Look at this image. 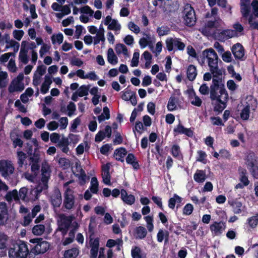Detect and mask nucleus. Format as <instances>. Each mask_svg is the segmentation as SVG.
I'll use <instances>...</instances> for the list:
<instances>
[{
  "instance_id": "9",
  "label": "nucleus",
  "mask_w": 258,
  "mask_h": 258,
  "mask_svg": "<svg viewBox=\"0 0 258 258\" xmlns=\"http://www.w3.org/2000/svg\"><path fill=\"white\" fill-rule=\"evenodd\" d=\"M183 19L185 24L188 26H192L196 21L195 12L189 4H186L183 11Z\"/></svg>"
},
{
  "instance_id": "29",
  "label": "nucleus",
  "mask_w": 258,
  "mask_h": 258,
  "mask_svg": "<svg viewBox=\"0 0 258 258\" xmlns=\"http://www.w3.org/2000/svg\"><path fill=\"white\" fill-rule=\"evenodd\" d=\"M107 60L113 64L115 65L118 62V58L115 54L112 48H109L107 51Z\"/></svg>"
},
{
  "instance_id": "32",
  "label": "nucleus",
  "mask_w": 258,
  "mask_h": 258,
  "mask_svg": "<svg viewBox=\"0 0 258 258\" xmlns=\"http://www.w3.org/2000/svg\"><path fill=\"white\" fill-rule=\"evenodd\" d=\"M105 40L104 29L103 28H100L99 30L97 32L96 36L94 37V44L96 45L98 44L100 41L104 42Z\"/></svg>"
},
{
  "instance_id": "3",
  "label": "nucleus",
  "mask_w": 258,
  "mask_h": 258,
  "mask_svg": "<svg viewBox=\"0 0 258 258\" xmlns=\"http://www.w3.org/2000/svg\"><path fill=\"white\" fill-rule=\"evenodd\" d=\"M213 84L210 87V98L219 102H227L228 94L221 79H213Z\"/></svg>"
},
{
  "instance_id": "34",
  "label": "nucleus",
  "mask_w": 258,
  "mask_h": 258,
  "mask_svg": "<svg viewBox=\"0 0 258 258\" xmlns=\"http://www.w3.org/2000/svg\"><path fill=\"white\" fill-rule=\"evenodd\" d=\"M168 232L162 229H160L157 235V240L159 242H162L164 239H165V242H167L168 240Z\"/></svg>"
},
{
  "instance_id": "31",
  "label": "nucleus",
  "mask_w": 258,
  "mask_h": 258,
  "mask_svg": "<svg viewBox=\"0 0 258 258\" xmlns=\"http://www.w3.org/2000/svg\"><path fill=\"white\" fill-rule=\"evenodd\" d=\"M197 75V69L194 65H190L187 69V77L190 81H193Z\"/></svg>"
},
{
  "instance_id": "4",
  "label": "nucleus",
  "mask_w": 258,
  "mask_h": 258,
  "mask_svg": "<svg viewBox=\"0 0 258 258\" xmlns=\"http://www.w3.org/2000/svg\"><path fill=\"white\" fill-rule=\"evenodd\" d=\"M8 253L10 258H26L27 256L31 257L27 243L21 240L12 244Z\"/></svg>"
},
{
  "instance_id": "53",
  "label": "nucleus",
  "mask_w": 258,
  "mask_h": 258,
  "mask_svg": "<svg viewBox=\"0 0 258 258\" xmlns=\"http://www.w3.org/2000/svg\"><path fill=\"white\" fill-rule=\"evenodd\" d=\"M170 31V29L167 26H161L157 29V32L160 36L167 35Z\"/></svg>"
},
{
  "instance_id": "27",
  "label": "nucleus",
  "mask_w": 258,
  "mask_h": 258,
  "mask_svg": "<svg viewBox=\"0 0 258 258\" xmlns=\"http://www.w3.org/2000/svg\"><path fill=\"white\" fill-rule=\"evenodd\" d=\"M195 180L199 183L203 182L207 178V176L205 171L198 170L194 176Z\"/></svg>"
},
{
  "instance_id": "22",
  "label": "nucleus",
  "mask_w": 258,
  "mask_h": 258,
  "mask_svg": "<svg viewBox=\"0 0 258 258\" xmlns=\"http://www.w3.org/2000/svg\"><path fill=\"white\" fill-rule=\"evenodd\" d=\"M122 200L127 205H133L135 202V198L133 195H128L124 189H121L120 191Z\"/></svg>"
},
{
  "instance_id": "7",
  "label": "nucleus",
  "mask_w": 258,
  "mask_h": 258,
  "mask_svg": "<svg viewBox=\"0 0 258 258\" xmlns=\"http://www.w3.org/2000/svg\"><path fill=\"white\" fill-rule=\"evenodd\" d=\"M41 171V182L36 187L35 192L37 194H39L43 190H46L48 188V181L50 179L51 173L50 166L48 163L42 164Z\"/></svg>"
},
{
  "instance_id": "10",
  "label": "nucleus",
  "mask_w": 258,
  "mask_h": 258,
  "mask_svg": "<svg viewBox=\"0 0 258 258\" xmlns=\"http://www.w3.org/2000/svg\"><path fill=\"white\" fill-rule=\"evenodd\" d=\"M29 161L32 172L37 174L40 167V153L39 148L34 149L33 153L29 156Z\"/></svg>"
},
{
  "instance_id": "11",
  "label": "nucleus",
  "mask_w": 258,
  "mask_h": 258,
  "mask_svg": "<svg viewBox=\"0 0 258 258\" xmlns=\"http://www.w3.org/2000/svg\"><path fill=\"white\" fill-rule=\"evenodd\" d=\"M104 24L107 26V29L114 32L115 34H118L121 29V25L118 21L112 19L111 16H106L104 20Z\"/></svg>"
},
{
  "instance_id": "17",
  "label": "nucleus",
  "mask_w": 258,
  "mask_h": 258,
  "mask_svg": "<svg viewBox=\"0 0 258 258\" xmlns=\"http://www.w3.org/2000/svg\"><path fill=\"white\" fill-rule=\"evenodd\" d=\"M226 224L222 221H215L211 224L210 229L215 235H220L225 229Z\"/></svg>"
},
{
  "instance_id": "14",
  "label": "nucleus",
  "mask_w": 258,
  "mask_h": 258,
  "mask_svg": "<svg viewBox=\"0 0 258 258\" xmlns=\"http://www.w3.org/2000/svg\"><path fill=\"white\" fill-rule=\"evenodd\" d=\"M166 44L167 49L171 51L174 46L179 50H183L185 48V44L181 41L180 39L177 38H169L166 39Z\"/></svg>"
},
{
  "instance_id": "58",
  "label": "nucleus",
  "mask_w": 258,
  "mask_h": 258,
  "mask_svg": "<svg viewBox=\"0 0 258 258\" xmlns=\"http://www.w3.org/2000/svg\"><path fill=\"white\" fill-rule=\"evenodd\" d=\"M26 52H23V50H20L19 55V60L24 64H27L28 62L29 59Z\"/></svg>"
},
{
  "instance_id": "38",
  "label": "nucleus",
  "mask_w": 258,
  "mask_h": 258,
  "mask_svg": "<svg viewBox=\"0 0 258 258\" xmlns=\"http://www.w3.org/2000/svg\"><path fill=\"white\" fill-rule=\"evenodd\" d=\"M45 231V226L43 224H37L32 228V233L35 235H41Z\"/></svg>"
},
{
  "instance_id": "59",
  "label": "nucleus",
  "mask_w": 258,
  "mask_h": 258,
  "mask_svg": "<svg viewBox=\"0 0 258 258\" xmlns=\"http://www.w3.org/2000/svg\"><path fill=\"white\" fill-rule=\"evenodd\" d=\"M24 34V32L22 30H15L13 32L14 37L18 41L21 40Z\"/></svg>"
},
{
  "instance_id": "36",
  "label": "nucleus",
  "mask_w": 258,
  "mask_h": 258,
  "mask_svg": "<svg viewBox=\"0 0 258 258\" xmlns=\"http://www.w3.org/2000/svg\"><path fill=\"white\" fill-rule=\"evenodd\" d=\"M115 50L117 54H123L125 56H128V51L126 47L123 44H117L116 45Z\"/></svg>"
},
{
  "instance_id": "5",
  "label": "nucleus",
  "mask_w": 258,
  "mask_h": 258,
  "mask_svg": "<svg viewBox=\"0 0 258 258\" xmlns=\"http://www.w3.org/2000/svg\"><path fill=\"white\" fill-rule=\"evenodd\" d=\"M30 257H34L39 254L46 252L49 249V244L47 241H44L42 238H35L30 239Z\"/></svg>"
},
{
  "instance_id": "35",
  "label": "nucleus",
  "mask_w": 258,
  "mask_h": 258,
  "mask_svg": "<svg viewBox=\"0 0 258 258\" xmlns=\"http://www.w3.org/2000/svg\"><path fill=\"white\" fill-rule=\"evenodd\" d=\"M79 254V250L76 248H72L66 250L63 258H76Z\"/></svg>"
},
{
  "instance_id": "43",
  "label": "nucleus",
  "mask_w": 258,
  "mask_h": 258,
  "mask_svg": "<svg viewBox=\"0 0 258 258\" xmlns=\"http://www.w3.org/2000/svg\"><path fill=\"white\" fill-rule=\"evenodd\" d=\"M221 34L223 36V38L225 39H229L232 37H237L236 32L231 29L223 30L221 32Z\"/></svg>"
},
{
  "instance_id": "62",
  "label": "nucleus",
  "mask_w": 258,
  "mask_h": 258,
  "mask_svg": "<svg viewBox=\"0 0 258 258\" xmlns=\"http://www.w3.org/2000/svg\"><path fill=\"white\" fill-rule=\"evenodd\" d=\"M94 11L88 6L82 7V14L92 16Z\"/></svg>"
},
{
  "instance_id": "6",
  "label": "nucleus",
  "mask_w": 258,
  "mask_h": 258,
  "mask_svg": "<svg viewBox=\"0 0 258 258\" xmlns=\"http://www.w3.org/2000/svg\"><path fill=\"white\" fill-rule=\"evenodd\" d=\"M218 9L217 8H213L211 9V11L210 13L208 12L206 14V18H212L213 17L215 19L214 21H209L206 24L204 28H202V32L206 35L209 34L210 32L209 29L215 28H218L222 26L224 24L221 18L217 16L218 15Z\"/></svg>"
},
{
  "instance_id": "61",
  "label": "nucleus",
  "mask_w": 258,
  "mask_h": 258,
  "mask_svg": "<svg viewBox=\"0 0 258 258\" xmlns=\"http://www.w3.org/2000/svg\"><path fill=\"white\" fill-rule=\"evenodd\" d=\"M28 193V188L23 187L20 189L19 192V195L20 199L23 201H25L27 198V195Z\"/></svg>"
},
{
  "instance_id": "48",
  "label": "nucleus",
  "mask_w": 258,
  "mask_h": 258,
  "mask_svg": "<svg viewBox=\"0 0 258 258\" xmlns=\"http://www.w3.org/2000/svg\"><path fill=\"white\" fill-rule=\"evenodd\" d=\"M12 199L15 201L19 200L20 199L19 192L16 189H14L11 192H9L7 196L8 201L12 200Z\"/></svg>"
},
{
  "instance_id": "20",
  "label": "nucleus",
  "mask_w": 258,
  "mask_h": 258,
  "mask_svg": "<svg viewBox=\"0 0 258 258\" xmlns=\"http://www.w3.org/2000/svg\"><path fill=\"white\" fill-rule=\"evenodd\" d=\"M232 52L237 59H242L244 55V49L241 44L238 43L234 44L232 48Z\"/></svg>"
},
{
  "instance_id": "1",
  "label": "nucleus",
  "mask_w": 258,
  "mask_h": 258,
  "mask_svg": "<svg viewBox=\"0 0 258 258\" xmlns=\"http://www.w3.org/2000/svg\"><path fill=\"white\" fill-rule=\"evenodd\" d=\"M202 63L206 62L213 79H220L219 77L222 76L224 70L219 67V57L213 48L206 49L202 52Z\"/></svg>"
},
{
  "instance_id": "40",
  "label": "nucleus",
  "mask_w": 258,
  "mask_h": 258,
  "mask_svg": "<svg viewBox=\"0 0 258 258\" xmlns=\"http://www.w3.org/2000/svg\"><path fill=\"white\" fill-rule=\"evenodd\" d=\"M126 161L128 164H131L134 168L137 169L139 168V165L136 161V159L135 156L133 154H128L126 158Z\"/></svg>"
},
{
  "instance_id": "15",
  "label": "nucleus",
  "mask_w": 258,
  "mask_h": 258,
  "mask_svg": "<svg viewBox=\"0 0 258 258\" xmlns=\"http://www.w3.org/2000/svg\"><path fill=\"white\" fill-rule=\"evenodd\" d=\"M14 171V167L11 161L8 160L0 161V172L4 177H7L12 174Z\"/></svg>"
},
{
  "instance_id": "46",
  "label": "nucleus",
  "mask_w": 258,
  "mask_h": 258,
  "mask_svg": "<svg viewBox=\"0 0 258 258\" xmlns=\"http://www.w3.org/2000/svg\"><path fill=\"white\" fill-rule=\"evenodd\" d=\"M131 254L133 258H142V250L138 246L132 248Z\"/></svg>"
},
{
  "instance_id": "47",
  "label": "nucleus",
  "mask_w": 258,
  "mask_h": 258,
  "mask_svg": "<svg viewBox=\"0 0 258 258\" xmlns=\"http://www.w3.org/2000/svg\"><path fill=\"white\" fill-rule=\"evenodd\" d=\"M82 79H89L95 81L98 79V77L94 72H91L85 74L84 72L82 70Z\"/></svg>"
},
{
  "instance_id": "13",
  "label": "nucleus",
  "mask_w": 258,
  "mask_h": 258,
  "mask_svg": "<svg viewBox=\"0 0 258 258\" xmlns=\"http://www.w3.org/2000/svg\"><path fill=\"white\" fill-rule=\"evenodd\" d=\"M75 204V198L72 190L68 188L64 194V199L62 208L71 210Z\"/></svg>"
},
{
  "instance_id": "21",
  "label": "nucleus",
  "mask_w": 258,
  "mask_h": 258,
  "mask_svg": "<svg viewBox=\"0 0 258 258\" xmlns=\"http://www.w3.org/2000/svg\"><path fill=\"white\" fill-rule=\"evenodd\" d=\"M51 203L54 207H59L61 203V195L59 190H57L51 197Z\"/></svg>"
},
{
  "instance_id": "18",
  "label": "nucleus",
  "mask_w": 258,
  "mask_h": 258,
  "mask_svg": "<svg viewBox=\"0 0 258 258\" xmlns=\"http://www.w3.org/2000/svg\"><path fill=\"white\" fill-rule=\"evenodd\" d=\"M110 164L107 163L103 165L102 166V173L101 176L102 178V181L106 185H110V175L109 174Z\"/></svg>"
},
{
  "instance_id": "12",
  "label": "nucleus",
  "mask_w": 258,
  "mask_h": 258,
  "mask_svg": "<svg viewBox=\"0 0 258 258\" xmlns=\"http://www.w3.org/2000/svg\"><path fill=\"white\" fill-rule=\"evenodd\" d=\"M257 106L256 99L252 98L247 103V105L242 109L240 113V117L243 120H248L250 115V110L255 111Z\"/></svg>"
},
{
  "instance_id": "57",
  "label": "nucleus",
  "mask_w": 258,
  "mask_h": 258,
  "mask_svg": "<svg viewBox=\"0 0 258 258\" xmlns=\"http://www.w3.org/2000/svg\"><path fill=\"white\" fill-rule=\"evenodd\" d=\"M193 210V206L191 204H187L183 209V214L185 215H189L191 214Z\"/></svg>"
},
{
  "instance_id": "45",
  "label": "nucleus",
  "mask_w": 258,
  "mask_h": 258,
  "mask_svg": "<svg viewBox=\"0 0 258 258\" xmlns=\"http://www.w3.org/2000/svg\"><path fill=\"white\" fill-rule=\"evenodd\" d=\"M190 99L191 103L194 105L199 107L202 104V100L195 94H194L193 95H190Z\"/></svg>"
},
{
  "instance_id": "28",
  "label": "nucleus",
  "mask_w": 258,
  "mask_h": 258,
  "mask_svg": "<svg viewBox=\"0 0 258 258\" xmlns=\"http://www.w3.org/2000/svg\"><path fill=\"white\" fill-rule=\"evenodd\" d=\"M144 35L145 37L141 38L139 40V44L141 48H144L147 45H149V47L151 49H153V46L150 45L149 43L151 41V36L149 34L144 33Z\"/></svg>"
},
{
  "instance_id": "54",
  "label": "nucleus",
  "mask_w": 258,
  "mask_h": 258,
  "mask_svg": "<svg viewBox=\"0 0 258 258\" xmlns=\"http://www.w3.org/2000/svg\"><path fill=\"white\" fill-rule=\"evenodd\" d=\"M7 240L8 236L4 233L0 232V249H4L6 247Z\"/></svg>"
},
{
  "instance_id": "19",
  "label": "nucleus",
  "mask_w": 258,
  "mask_h": 258,
  "mask_svg": "<svg viewBox=\"0 0 258 258\" xmlns=\"http://www.w3.org/2000/svg\"><path fill=\"white\" fill-rule=\"evenodd\" d=\"M8 210L6 203H0V226L4 225L8 219Z\"/></svg>"
},
{
  "instance_id": "50",
  "label": "nucleus",
  "mask_w": 258,
  "mask_h": 258,
  "mask_svg": "<svg viewBox=\"0 0 258 258\" xmlns=\"http://www.w3.org/2000/svg\"><path fill=\"white\" fill-rule=\"evenodd\" d=\"M233 30L235 31L237 35V37L242 35L243 31V26L239 23H236L233 25Z\"/></svg>"
},
{
  "instance_id": "49",
  "label": "nucleus",
  "mask_w": 258,
  "mask_h": 258,
  "mask_svg": "<svg viewBox=\"0 0 258 258\" xmlns=\"http://www.w3.org/2000/svg\"><path fill=\"white\" fill-rule=\"evenodd\" d=\"M240 181L243 183L244 186L248 185L249 181L246 176V171L245 170H242L240 173Z\"/></svg>"
},
{
  "instance_id": "41",
  "label": "nucleus",
  "mask_w": 258,
  "mask_h": 258,
  "mask_svg": "<svg viewBox=\"0 0 258 258\" xmlns=\"http://www.w3.org/2000/svg\"><path fill=\"white\" fill-rule=\"evenodd\" d=\"M182 199L181 197L174 194L173 197L170 198L168 201V207L172 209H173L175 207L176 203H181Z\"/></svg>"
},
{
  "instance_id": "51",
  "label": "nucleus",
  "mask_w": 258,
  "mask_h": 258,
  "mask_svg": "<svg viewBox=\"0 0 258 258\" xmlns=\"http://www.w3.org/2000/svg\"><path fill=\"white\" fill-rule=\"evenodd\" d=\"M63 39V36L62 33H58L56 36L55 35H53L51 36V41L52 43L54 44L56 43V41L59 44H60L62 43Z\"/></svg>"
},
{
  "instance_id": "23",
  "label": "nucleus",
  "mask_w": 258,
  "mask_h": 258,
  "mask_svg": "<svg viewBox=\"0 0 258 258\" xmlns=\"http://www.w3.org/2000/svg\"><path fill=\"white\" fill-rule=\"evenodd\" d=\"M13 86L11 85L9 88L8 90L10 93H13L15 92H21L25 88L24 84L23 82L13 81Z\"/></svg>"
},
{
  "instance_id": "16",
  "label": "nucleus",
  "mask_w": 258,
  "mask_h": 258,
  "mask_svg": "<svg viewBox=\"0 0 258 258\" xmlns=\"http://www.w3.org/2000/svg\"><path fill=\"white\" fill-rule=\"evenodd\" d=\"M74 217L73 216H63L61 218V223L59 225L60 230L63 234L67 233L70 228L72 227Z\"/></svg>"
},
{
  "instance_id": "24",
  "label": "nucleus",
  "mask_w": 258,
  "mask_h": 258,
  "mask_svg": "<svg viewBox=\"0 0 258 258\" xmlns=\"http://www.w3.org/2000/svg\"><path fill=\"white\" fill-rule=\"evenodd\" d=\"M147 234L146 228L143 226H139L135 229L134 235L137 239H143Z\"/></svg>"
},
{
  "instance_id": "44",
  "label": "nucleus",
  "mask_w": 258,
  "mask_h": 258,
  "mask_svg": "<svg viewBox=\"0 0 258 258\" xmlns=\"http://www.w3.org/2000/svg\"><path fill=\"white\" fill-rule=\"evenodd\" d=\"M17 155L18 159V163L19 167H22L24 164V161L27 158L26 154L24 153L23 151H19L17 152Z\"/></svg>"
},
{
  "instance_id": "8",
  "label": "nucleus",
  "mask_w": 258,
  "mask_h": 258,
  "mask_svg": "<svg viewBox=\"0 0 258 258\" xmlns=\"http://www.w3.org/2000/svg\"><path fill=\"white\" fill-rule=\"evenodd\" d=\"M58 165L63 169H68L71 166L72 172L78 177L79 182L81 183V165L79 162L75 163V166L73 164L71 165L70 161L66 158H60L58 160Z\"/></svg>"
},
{
  "instance_id": "25",
  "label": "nucleus",
  "mask_w": 258,
  "mask_h": 258,
  "mask_svg": "<svg viewBox=\"0 0 258 258\" xmlns=\"http://www.w3.org/2000/svg\"><path fill=\"white\" fill-rule=\"evenodd\" d=\"M247 166L249 167V170L254 178H258V165L256 163V161L252 160L247 162Z\"/></svg>"
},
{
  "instance_id": "2",
  "label": "nucleus",
  "mask_w": 258,
  "mask_h": 258,
  "mask_svg": "<svg viewBox=\"0 0 258 258\" xmlns=\"http://www.w3.org/2000/svg\"><path fill=\"white\" fill-rule=\"evenodd\" d=\"M240 12L242 17L247 19L249 24L254 28H258V23L254 21V18H258V0H240Z\"/></svg>"
},
{
  "instance_id": "37",
  "label": "nucleus",
  "mask_w": 258,
  "mask_h": 258,
  "mask_svg": "<svg viewBox=\"0 0 258 258\" xmlns=\"http://www.w3.org/2000/svg\"><path fill=\"white\" fill-rule=\"evenodd\" d=\"M247 223L250 228H255L258 225V214L248 218L247 219Z\"/></svg>"
},
{
  "instance_id": "60",
  "label": "nucleus",
  "mask_w": 258,
  "mask_h": 258,
  "mask_svg": "<svg viewBox=\"0 0 258 258\" xmlns=\"http://www.w3.org/2000/svg\"><path fill=\"white\" fill-rule=\"evenodd\" d=\"M78 227L79 225L78 223H77L76 221H74L72 224V227L71 228L72 229L69 233V236L74 239L76 230L78 229Z\"/></svg>"
},
{
  "instance_id": "26",
  "label": "nucleus",
  "mask_w": 258,
  "mask_h": 258,
  "mask_svg": "<svg viewBox=\"0 0 258 258\" xmlns=\"http://www.w3.org/2000/svg\"><path fill=\"white\" fill-rule=\"evenodd\" d=\"M127 151L125 148H120L115 150L114 156L117 160L124 161V157L126 155Z\"/></svg>"
},
{
  "instance_id": "42",
  "label": "nucleus",
  "mask_w": 258,
  "mask_h": 258,
  "mask_svg": "<svg viewBox=\"0 0 258 258\" xmlns=\"http://www.w3.org/2000/svg\"><path fill=\"white\" fill-rule=\"evenodd\" d=\"M98 181L96 177L92 178L91 180V186L90 189L91 191L93 194H97L98 190Z\"/></svg>"
},
{
  "instance_id": "63",
  "label": "nucleus",
  "mask_w": 258,
  "mask_h": 258,
  "mask_svg": "<svg viewBox=\"0 0 258 258\" xmlns=\"http://www.w3.org/2000/svg\"><path fill=\"white\" fill-rule=\"evenodd\" d=\"M134 92L131 90H126L124 92H122V94L121 96V98L123 100L125 101H129V99H131V97L133 95Z\"/></svg>"
},
{
  "instance_id": "39",
  "label": "nucleus",
  "mask_w": 258,
  "mask_h": 258,
  "mask_svg": "<svg viewBox=\"0 0 258 258\" xmlns=\"http://www.w3.org/2000/svg\"><path fill=\"white\" fill-rule=\"evenodd\" d=\"M110 118V111L109 108L105 106L103 108V113L98 116V120L99 122L108 119Z\"/></svg>"
},
{
  "instance_id": "55",
  "label": "nucleus",
  "mask_w": 258,
  "mask_h": 258,
  "mask_svg": "<svg viewBox=\"0 0 258 258\" xmlns=\"http://www.w3.org/2000/svg\"><path fill=\"white\" fill-rule=\"evenodd\" d=\"M221 57L223 60L225 62H230L232 61V57L230 51H227L222 53Z\"/></svg>"
},
{
  "instance_id": "64",
  "label": "nucleus",
  "mask_w": 258,
  "mask_h": 258,
  "mask_svg": "<svg viewBox=\"0 0 258 258\" xmlns=\"http://www.w3.org/2000/svg\"><path fill=\"white\" fill-rule=\"evenodd\" d=\"M15 106L18 108L19 110L23 113L27 112V109L24 105H23L19 100H17L15 102Z\"/></svg>"
},
{
  "instance_id": "52",
  "label": "nucleus",
  "mask_w": 258,
  "mask_h": 258,
  "mask_svg": "<svg viewBox=\"0 0 258 258\" xmlns=\"http://www.w3.org/2000/svg\"><path fill=\"white\" fill-rule=\"evenodd\" d=\"M127 27L131 31H132V32H134L136 34H138L140 32V27L132 21L128 22L127 24Z\"/></svg>"
},
{
  "instance_id": "33",
  "label": "nucleus",
  "mask_w": 258,
  "mask_h": 258,
  "mask_svg": "<svg viewBox=\"0 0 258 258\" xmlns=\"http://www.w3.org/2000/svg\"><path fill=\"white\" fill-rule=\"evenodd\" d=\"M178 99L174 96H171L167 104V109L169 111H173L177 108Z\"/></svg>"
},
{
  "instance_id": "56",
  "label": "nucleus",
  "mask_w": 258,
  "mask_h": 258,
  "mask_svg": "<svg viewBox=\"0 0 258 258\" xmlns=\"http://www.w3.org/2000/svg\"><path fill=\"white\" fill-rule=\"evenodd\" d=\"M140 53L139 52H135L131 61V66L132 67H137L139 64Z\"/></svg>"
},
{
  "instance_id": "30",
  "label": "nucleus",
  "mask_w": 258,
  "mask_h": 258,
  "mask_svg": "<svg viewBox=\"0 0 258 258\" xmlns=\"http://www.w3.org/2000/svg\"><path fill=\"white\" fill-rule=\"evenodd\" d=\"M229 203L232 207L233 211L235 214H240L242 212L243 207L241 202L238 201H232L229 202Z\"/></svg>"
}]
</instances>
